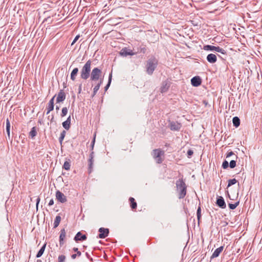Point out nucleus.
Wrapping results in <instances>:
<instances>
[{"label": "nucleus", "mask_w": 262, "mask_h": 262, "mask_svg": "<svg viewBox=\"0 0 262 262\" xmlns=\"http://www.w3.org/2000/svg\"><path fill=\"white\" fill-rule=\"evenodd\" d=\"M177 190L178 192V198L180 199L184 198L186 195L187 186L182 179L176 181Z\"/></svg>", "instance_id": "nucleus-1"}, {"label": "nucleus", "mask_w": 262, "mask_h": 262, "mask_svg": "<svg viewBox=\"0 0 262 262\" xmlns=\"http://www.w3.org/2000/svg\"><path fill=\"white\" fill-rule=\"evenodd\" d=\"M158 63V60L154 56L151 57L147 60L146 71L148 75H151L153 74L154 71L157 67Z\"/></svg>", "instance_id": "nucleus-2"}, {"label": "nucleus", "mask_w": 262, "mask_h": 262, "mask_svg": "<svg viewBox=\"0 0 262 262\" xmlns=\"http://www.w3.org/2000/svg\"><path fill=\"white\" fill-rule=\"evenodd\" d=\"M92 61L91 60H88L82 68L80 74V78L83 80L88 79L91 74V66Z\"/></svg>", "instance_id": "nucleus-3"}, {"label": "nucleus", "mask_w": 262, "mask_h": 262, "mask_svg": "<svg viewBox=\"0 0 262 262\" xmlns=\"http://www.w3.org/2000/svg\"><path fill=\"white\" fill-rule=\"evenodd\" d=\"M151 155L157 163L161 164L163 162L164 159L161 156L164 155V151L163 150H162L160 148L154 149L151 152Z\"/></svg>", "instance_id": "nucleus-4"}, {"label": "nucleus", "mask_w": 262, "mask_h": 262, "mask_svg": "<svg viewBox=\"0 0 262 262\" xmlns=\"http://www.w3.org/2000/svg\"><path fill=\"white\" fill-rule=\"evenodd\" d=\"M102 74V71L98 68H94L90 74L91 80L95 81L99 80Z\"/></svg>", "instance_id": "nucleus-5"}, {"label": "nucleus", "mask_w": 262, "mask_h": 262, "mask_svg": "<svg viewBox=\"0 0 262 262\" xmlns=\"http://www.w3.org/2000/svg\"><path fill=\"white\" fill-rule=\"evenodd\" d=\"M203 49L206 51H215L217 52L222 53V54H225L226 53V51L221 48L220 47H215L211 45H205L203 47Z\"/></svg>", "instance_id": "nucleus-6"}, {"label": "nucleus", "mask_w": 262, "mask_h": 262, "mask_svg": "<svg viewBox=\"0 0 262 262\" xmlns=\"http://www.w3.org/2000/svg\"><path fill=\"white\" fill-rule=\"evenodd\" d=\"M136 53V52H134L132 50L127 48H123L120 52V54L124 57H126L128 55H134Z\"/></svg>", "instance_id": "nucleus-7"}, {"label": "nucleus", "mask_w": 262, "mask_h": 262, "mask_svg": "<svg viewBox=\"0 0 262 262\" xmlns=\"http://www.w3.org/2000/svg\"><path fill=\"white\" fill-rule=\"evenodd\" d=\"M181 127V124L178 122L172 121L169 123L170 129L173 131H179Z\"/></svg>", "instance_id": "nucleus-8"}, {"label": "nucleus", "mask_w": 262, "mask_h": 262, "mask_svg": "<svg viewBox=\"0 0 262 262\" xmlns=\"http://www.w3.org/2000/svg\"><path fill=\"white\" fill-rule=\"evenodd\" d=\"M56 198L60 203H64L67 201L66 196L60 191L57 190L56 192Z\"/></svg>", "instance_id": "nucleus-9"}, {"label": "nucleus", "mask_w": 262, "mask_h": 262, "mask_svg": "<svg viewBox=\"0 0 262 262\" xmlns=\"http://www.w3.org/2000/svg\"><path fill=\"white\" fill-rule=\"evenodd\" d=\"M99 232H100L98 236L100 238H104L107 237L109 233V229L108 228H104L103 227L99 229Z\"/></svg>", "instance_id": "nucleus-10"}, {"label": "nucleus", "mask_w": 262, "mask_h": 262, "mask_svg": "<svg viewBox=\"0 0 262 262\" xmlns=\"http://www.w3.org/2000/svg\"><path fill=\"white\" fill-rule=\"evenodd\" d=\"M66 95L63 90H60L57 94L56 98V102L60 103L66 99Z\"/></svg>", "instance_id": "nucleus-11"}, {"label": "nucleus", "mask_w": 262, "mask_h": 262, "mask_svg": "<svg viewBox=\"0 0 262 262\" xmlns=\"http://www.w3.org/2000/svg\"><path fill=\"white\" fill-rule=\"evenodd\" d=\"M202 79L199 76H194L191 79V83L193 86H198L201 84Z\"/></svg>", "instance_id": "nucleus-12"}, {"label": "nucleus", "mask_w": 262, "mask_h": 262, "mask_svg": "<svg viewBox=\"0 0 262 262\" xmlns=\"http://www.w3.org/2000/svg\"><path fill=\"white\" fill-rule=\"evenodd\" d=\"M216 204L219 207L222 209H224L226 207L224 199L221 196H218L217 198Z\"/></svg>", "instance_id": "nucleus-13"}, {"label": "nucleus", "mask_w": 262, "mask_h": 262, "mask_svg": "<svg viewBox=\"0 0 262 262\" xmlns=\"http://www.w3.org/2000/svg\"><path fill=\"white\" fill-rule=\"evenodd\" d=\"M86 238H87V237H86V235L82 234L81 233V232H78L76 234L75 236L74 237V239L76 242H78V241H85V240L86 239Z\"/></svg>", "instance_id": "nucleus-14"}, {"label": "nucleus", "mask_w": 262, "mask_h": 262, "mask_svg": "<svg viewBox=\"0 0 262 262\" xmlns=\"http://www.w3.org/2000/svg\"><path fill=\"white\" fill-rule=\"evenodd\" d=\"M66 232L64 229H62L60 230L59 235V245L62 246L64 244V239L66 237Z\"/></svg>", "instance_id": "nucleus-15"}, {"label": "nucleus", "mask_w": 262, "mask_h": 262, "mask_svg": "<svg viewBox=\"0 0 262 262\" xmlns=\"http://www.w3.org/2000/svg\"><path fill=\"white\" fill-rule=\"evenodd\" d=\"M224 249V246H221L216 249L211 256V259L216 258L219 256L220 253L222 252Z\"/></svg>", "instance_id": "nucleus-16"}, {"label": "nucleus", "mask_w": 262, "mask_h": 262, "mask_svg": "<svg viewBox=\"0 0 262 262\" xmlns=\"http://www.w3.org/2000/svg\"><path fill=\"white\" fill-rule=\"evenodd\" d=\"M207 60L211 63H215L217 60L216 56L214 54H209L206 57Z\"/></svg>", "instance_id": "nucleus-17"}, {"label": "nucleus", "mask_w": 262, "mask_h": 262, "mask_svg": "<svg viewBox=\"0 0 262 262\" xmlns=\"http://www.w3.org/2000/svg\"><path fill=\"white\" fill-rule=\"evenodd\" d=\"M37 134V127L36 126H34L31 128L29 132V137H30L31 139H34L36 136Z\"/></svg>", "instance_id": "nucleus-18"}, {"label": "nucleus", "mask_w": 262, "mask_h": 262, "mask_svg": "<svg viewBox=\"0 0 262 262\" xmlns=\"http://www.w3.org/2000/svg\"><path fill=\"white\" fill-rule=\"evenodd\" d=\"M78 71H79V70H78V68H74V69L72 70V72H71V76H70V77H71V79L72 80L74 81V80H75V79H76V76H77V73H78Z\"/></svg>", "instance_id": "nucleus-19"}, {"label": "nucleus", "mask_w": 262, "mask_h": 262, "mask_svg": "<svg viewBox=\"0 0 262 262\" xmlns=\"http://www.w3.org/2000/svg\"><path fill=\"white\" fill-rule=\"evenodd\" d=\"M169 87V85L168 84V83L166 81H164L162 82V85L161 88V92L165 93L167 91Z\"/></svg>", "instance_id": "nucleus-20"}, {"label": "nucleus", "mask_w": 262, "mask_h": 262, "mask_svg": "<svg viewBox=\"0 0 262 262\" xmlns=\"http://www.w3.org/2000/svg\"><path fill=\"white\" fill-rule=\"evenodd\" d=\"M240 122V119L238 117H234L232 119L233 126H234L235 127H237L239 126Z\"/></svg>", "instance_id": "nucleus-21"}, {"label": "nucleus", "mask_w": 262, "mask_h": 262, "mask_svg": "<svg viewBox=\"0 0 262 262\" xmlns=\"http://www.w3.org/2000/svg\"><path fill=\"white\" fill-rule=\"evenodd\" d=\"M129 200L130 201V207L132 208V209L133 210L136 209L137 207V204L134 198L130 197L129 198Z\"/></svg>", "instance_id": "nucleus-22"}, {"label": "nucleus", "mask_w": 262, "mask_h": 262, "mask_svg": "<svg viewBox=\"0 0 262 262\" xmlns=\"http://www.w3.org/2000/svg\"><path fill=\"white\" fill-rule=\"evenodd\" d=\"M46 244H45L40 249V250L38 251V252H37L36 255V257L37 258H39L40 257H41L42 256V255L43 254L44 251H45V248H46Z\"/></svg>", "instance_id": "nucleus-23"}, {"label": "nucleus", "mask_w": 262, "mask_h": 262, "mask_svg": "<svg viewBox=\"0 0 262 262\" xmlns=\"http://www.w3.org/2000/svg\"><path fill=\"white\" fill-rule=\"evenodd\" d=\"M6 132L7 133L8 137L9 139H10V123L8 118L6 120Z\"/></svg>", "instance_id": "nucleus-24"}, {"label": "nucleus", "mask_w": 262, "mask_h": 262, "mask_svg": "<svg viewBox=\"0 0 262 262\" xmlns=\"http://www.w3.org/2000/svg\"><path fill=\"white\" fill-rule=\"evenodd\" d=\"M60 221H61V217L59 215H57L55 217V220L54 223V228H56V227H57L59 226Z\"/></svg>", "instance_id": "nucleus-25"}, {"label": "nucleus", "mask_w": 262, "mask_h": 262, "mask_svg": "<svg viewBox=\"0 0 262 262\" xmlns=\"http://www.w3.org/2000/svg\"><path fill=\"white\" fill-rule=\"evenodd\" d=\"M54 107V104H51L49 103L48 104V106L46 107L47 111V114H49L50 112L53 110Z\"/></svg>", "instance_id": "nucleus-26"}, {"label": "nucleus", "mask_w": 262, "mask_h": 262, "mask_svg": "<svg viewBox=\"0 0 262 262\" xmlns=\"http://www.w3.org/2000/svg\"><path fill=\"white\" fill-rule=\"evenodd\" d=\"M197 219L198 220V224H200V221L201 218V208L200 205L199 206L196 211Z\"/></svg>", "instance_id": "nucleus-27"}, {"label": "nucleus", "mask_w": 262, "mask_h": 262, "mask_svg": "<svg viewBox=\"0 0 262 262\" xmlns=\"http://www.w3.org/2000/svg\"><path fill=\"white\" fill-rule=\"evenodd\" d=\"M66 134V132L65 130H63L61 133L60 137L59 138V141L60 144H62V141L65 137Z\"/></svg>", "instance_id": "nucleus-28"}, {"label": "nucleus", "mask_w": 262, "mask_h": 262, "mask_svg": "<svg viewBox=\"0 0 262 262\" xmlns=\"http://www.w3.org/2000/svg\"><path fill=\"white\" fill-rule=\"evenodd\" d=\"M62 125L64 129H66V130H69V128H70L71 123L66 120L65 121L62 122Z\"/></svg>", "instance_id": "nucleus-29"}, {"label": "nucleus", "mask_w": 262, "mask_h": 262, "mask_svg": "<svg viewBox=\"0 0 262 262\" xmlns=\"http://www.w3.org/2000/svg\"><path fill=\"white\" fill-rule=\"evenodd\" d=\"M71 164L70 161H66L64 162V164L63 165V168L67 170H69L70 169Z\"/></svg>", "instance_id": "nucleus-30"}, {"label": "nucleus", "mask_w": 262, "mask_h": 262, "mask_svg": "<svg viewBox=\"0 0 262 262\" xmlns=\"http://www.w3.org/2000/svg\"><path fill=\"white\" fill-rule=\"evenodd\" d=\"M88 162H89V169L90 170V172H91L93 169V163H94L93 159L89 158V159L88 160Z\"/></svg>", "instance_id": "nucleus-31"}, {"label": "nucleus", "mask_w": 262, "mask_h": 262, "mask_svg": "<svg viewBox=\"0 0 262 262\" xmlns=\"http://www.w3.org/2000/svg\"><path fill=\"white\" fill-rule=\"evenodd\" d=\"M112 74L110 73L109 75L107 84H106V85L105 86V88H104L105 91L107 90V89H108V88L110 86V84H111V83L112 81Z\"/></svg>", "instance_id": "nucleus-32"}, {"label": "nucleus", "mask_w": 262, "mask_h": 262, "mask_svg": "<svg viewBox=\"0 0 262 262\" xmlns=\"http://www.w3.org/2000/svg\"><path fill=\"white\" fill-rule=\"evenodd\" d=\"M100 83H97V84L95 86V87L93 89V94L92 96V97H93L96 94L97 92L100 89Z\"/></svg>", "instance_id": "nucleus-33"}, {"label": "nucleus", "mask_w": 262, "mask_h": 262, "mask_svg": "<svg viewBox=\"0 0 262 262\" xmlns=\"http://www.w3.org/2000/svg\"><path fill=\"white\" fill-rule=\"evenodd\" d=\"M238 204H239V202H237L234 204L229 203L228 204L229 208L231 210H233L236 208V207L238 205Z\"/></svg>", "instance_id": "nucleus-34"}, {"label": "nucleus", "mask_w": 262, "mask_h": 262, "mask_svg": "<svg viewBox=\"0 0 262 262\" xmlns=\"http://www.w3.org/2000/svg\"><path fill=\"white\" fill-rule=\"evenodd\" d=\"M237 182L235 179H230L228 180V187L235 184Z\"/></svg>", "instance_id": "nucleus-35"}, {"label": "nucleus", "mask_w": 262, "mask_h": 262, "mask_svg": "<svg viewBox=\"0 0 262 262\" xmlns=\"http://www.w3.org/2000/svg\"><path fill=\"white\" fill-rule=\"evenodd\" d=\"M68 113V108L66 107H64L62 109V112L61 114V117H63L65 116Z\"/></svg>", "instance_id": "nucleus-36"}, {"label": "nucleus", "mask_w": 262, "mask_h": 262, "mask_svg": "<svg viewBox=\"0 0 262 262\" xmlns=\"http://www.w3.org/2000/svg\"><path fill=\"white\" fill-rule=\"evenodd\" d=\"M229 164L227 161L225 160L223 161V162L222 163V167L224 169H226L227 168H228L229 167Z\"/></svg>", "instance_id": "nucleus-37"}, {"label": "nucleus", "mask_w": 262, "mask_h": 262, "mask_svg": "<svg viewBox=\"0 0 262 262\" xmlns=\"http://www.w3.org/2000/svg\"><path fill=\"white\" fill-rule=\"evenodd\" d=\"M229 166L231 168H233L236 166V161L235 160H231L229 163Z\"/></svg>", "instance_id": "nucleus-38"}, {"label": "nucleus", "mask_w": 262, "mask_h": 262, "mask_svg": "<svg viewBox=\"0 0 262 262\" xmlns=\"http://www.w3.org/2000/svg\"><path fill=\"white\" fill-rule=\"evenodd\" d=\"M66 259V256L63 255H61L58 256V262H63Z\"/></svg>", "instance_id": "nucleus-39"}, {"label": "nucleus", "mask_w": 262, "mask_h": 262, "mask_svg": "<svg viewBox=\"0 0 262 262\" xmlns=\"http://www.w3.org/2000/svg\"><path fill=\"white\" fill-rule=\"evenodd\" d=\"M193 151L191 149H189L188 151H187V157L188 158H190L192 156V155H193Z\"/></svg>", "instance_id": "nucleus-40"}, {"label": "nucleus", "mask_w": 262, "mask_h": 262, "mask_svg": "<svg viewBox=\"0 0 262 262\" xmlns=\"http://www.w3.org/2000/svg\"><path fill=\"white\" fill-rule=\"evenodd\" d=\"M79 37H80L79 35L76 36V37L74 39L73 42H72L71 45H73L77 41V40L79 38Z\"/></svg>", "instance_id": "nucleus-41"}, {"label": "nucleus", "mask_w": 262, "mask_h": 262, "mask_svg": "<svg viewBox=\"0 0 262 262\" xmlns=\"http://www.w3.org/2000/svg\"><path fill=\"white\" fill-rule=\"evenodd\" d=\"M232 155H234V154L233 151H231L227 154L226 158H228Z\"/></svg>", "instance_id": "nucleus-42"}, {"label": "nucleus", "mask_w": 262, "mask_h": 262, "mask_svg": "<svg viewBox=\"0 0 262 262\" xmlns=\"http://www.w3.org/2000/svg\"><path fill=\"white\" fill-rule=\"evenodd\" d=\"M40 199L39 197H38L36 199V209H38V205H39V203L40 202Z\"/></svg>", "instance_id": "nucleus-43"}, {"label": "nucleus", "mask_w": 262, "mask_h": 262, "mask_svg": "<svg viewBox=\"0 0 262 262\" xmlns=\"http://www.w3.org/2000/svg\"><path fill=\"white\" fill-rule=\"evenodd\" d=\"M56 95H54L51 99L49 101V103H51V104H54V98L55 97Z\"/></svg>", "instance_id": "nucleus-44"}, {"label": "nucleus", "mask_w": 262, "mask_h": 262, "mask_svg": "<svg viewBox=\"0 0 262 262\" xmlns=\"http://www.w3.org/2000/svg\"><path fill=\"white\" fill-rule=\"evenodd\" d=\"M54 204V200L53 199H51L49 202V206H52Z\"/></svg>", "instance_id": "nucleus-45"}, {"label": "nucleus", "mask_w": 262, "mask_h": 262, "mask_svg": "<svg viewBox=\"0 0 262 262\" xmlns=\"http://www.w3.org/2000/svg\"><path fill=\"white\" fill-rule=\"evenodd\" d=\"M81 90H82V84H79V85L78 86V93H81Z\"/></svg>", "instance_id": "nucleus-46"}, {"label": "nucleus", "mask_w": 262, "mask_h": 262, "mask_svg": "<svg viewBox=\"0 0 262 262\" xmlns=\"http://www.w3.org/2000/svg\"><path fill=\"white\" fill-rule=\"evenodd\" d=\"M146 48L145 47L141 48V52L143 53H145L146 52Z\"/></svg>", "instance_id": "nucleus-47"}, {"label": "nucleus", "mask_w": 262, "mask_h": 262, "mask_svg": "<svg viewBox=\"0 0 262 262\" xmlns=\"http://www.w3.org/2000/svg\"><path fill=\"white\" fill-rule=\"evenodd\" d=\"M94 152L93 151H92L90 155L89 158L94 159Z\"/></svg>", "instance_id": "nucleus-48"}, {"label": "nucleus", "mask_w": 262, "mask_h": 262, "mask_svg": "<svg viewBox=\"0 0 262 262\" xmlns=\"http://www.w3.org/2000/svg\"><path fill=\"white\" fill-rule=\"evenodd\" d=\"M76 256H77V254H72L71 255V257H72V259L76 258Z\"/></svg>", "instance_id": "nucleus-49"}, {"label": "nucleus", "mask_w": 262, "mask_h": 262, "mask_svg": "<svg viewBox=\"0 0 262 262\" xmlns=\"http://www.w3.org/2000/svg\"><path fill=\"white\" fill-rule=\"evenodd\" d=\"M66 121H68L69 122H70L71 123V116H69L68 118L67 119Z\"/></svg>", "instance_id": "nucleus-50"}, {"label": "nucleus", "mask_w": 262, "mask_h": 262, "mask_svg": "<svg viewBox=\"0 0 262 262\" xmlns=\"http://www.w3.org/2000/svg\"><path fill=\"white\" fill-rule=\"evenodd\" d=\"M77 252V253H76L77 256H80L81 255V252H80V251H77V252Z\"/></svg>", "instance_id": "nucleus-51"}, {"label": "nucleus", "mask_w": 262, "mask_h": 262, "mask_svg": "<svg viewBox=\"0 0 262 262\" xmlns=\"http://www.w3.org/2000/svg\"><path fill=\"white\" fill-rule=\"evenodd\" d=\"M99 79H100V81H99V82L98 83H100V86H101V85L102 83L103 79L100 78Z\"/></svg>", "instance_id": "nucleus-52"}, {"label": "nucleus", "mask_w": 262, "mask_h": 262, "mask_svg": "<svg viewBox=\"0 0 262 262\" xmlns=\"http://www.w3.org/2000/svg\"><path fill=\"white\" fill-rule=\"evenodd\" d=\"M85 255H86V257H87L88 258H89H89H90V257H91V256H90V254H89L88 252H86V253H85Z\"/></svg>", "instance_id": "nucleus-53"}, {"label": "nucleus", "mask_w": 262, "mask_h": 262, "mask_svg": "<svg viewBox=\"0 0 262 262\" xmlns=\"http://www.w3.org/2000/svg\"><path fill=\"white\" fill-rule=\"evenodd\" d=\"M73 250L74 252H77L78 251V249L76 247H74Z\"/></svg>", "instance_id": "nucleus-54"}, {"label": "nucleus", "mask_w": 262, "mask_h": 262, "mask_svg": "<svg viewBox=\"0 0 262 262\" xmlns=\"http://www.w3.org/2000/svg\"><path fill=\"white\" fill-rule=\"evenodd\" d=\"M94 143H95V138L94 139V140H93V141H92V149L93 148Z\"/></svg>", "instance_id": "nucleus-55"}, {"label": "nucleus", "mask_w": 262, "mask_h": 262, "mask_svg": "<svg viewBox=\"0 0 262 262\" xmlns=\"http://www.w3.org/2000/svg\"><path fill=\"white\" fill-rule=\"evenodd\" d=\"M59 109V106H58V105H56V110H58Z\"/></svg>", "instance_id": "nucleus-56"}, {"label": "nucleus", "mask_w": 262, "mask_h": 262, "mask_svg": "<svg viewBox=\"0 0 262 262\" xmlns=\"http://www.w3.org/2000/svg\"><path fill=\"white\" fill-rule=\"evenodd\" d=\"M89 259H90L91 261H93V258H92L91 257H90V258H89Z\"/></svg>", "instance_id": "nucleus-57"}, {"label": "nucleus", "mask_w": 262, "mask_h": 262, "mask_svg": "<svg viewBox=\"0 0 262 262\" xmlns=\"http://www.w3.org/2000/svg\"><path fill=\"white\" fill-rule=\"evenodd\" d=\"M53 119H54V116H52V118H51V122L53 121Z\"/></svg>", "instance_id": "nucleus-58"}, {"label": "nucleus", "mask_w": 262, "mask_h": 262, "mask_svg": "<svg viewBox=\"0 0 262 262\" xmlns=\"http://www.w3.org/2000/svg\"><path fill=\"white\" fill-rule=\"evenodd\" d=\"M37 262H41V260H39V259H38V260H37Z\"/></svg>", "instance_id": "nucleus-59"}, {"label": "nucleus", "mask_w": 262, "mask_h": 262, "mask_svg": "<svg viewBox=\"0 0 262 262\" xmlns=\"http://www.w3.org/2000/svg\"><path fill=\"white\" fill-rule=\"evenodd\" d=\"M165 146H168V144L166 143V144H165Z\"/></svg>", "instance_id": "nucleus-60"}, {"label": "nucleus", "mask_w": 262, "mask_h": 262, "mask_svg": "<svg viewBox=\"0 0 262 262\" xmlns=\"http://www.w3.org/2000/svg\"><path fill=\"white\" fill-rule=\"evenodd\" d=\"M235 158H236V159L237 158V156L236 155H235Z\"/></svg>", "instance_id": "nucleus-61"}]
</instances>
